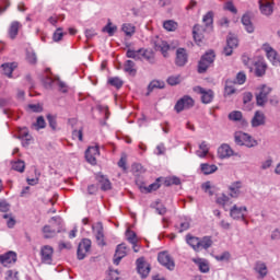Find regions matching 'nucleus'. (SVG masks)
Listing matches in <instances>:
<instances>
[{
  "instance_id": "a18cd8bd",
  "label": "nucleus",
  "mask_w": 280,
  "mask_h": 280,
  "mask_svg": "<svg viewBox=\"0 0 280 280\" xmlns=\"http://www.w3.org/2000/svg\"><path fill=\"white\" fill-rule=\"evenodd\" d=\"M26 60L30 62V65H36L38 60L36 52H34V50H26Z\"/></svg>"
},
{
  "instance_id": "f3484780",
  "label": "nucleus",
  "mask_w": 280,
  "mask_h": 280,
  "mask_svg": "<svg viewBox=\"0 0 280 280\" xmlns=\"http://www.w3.org/2000/svg\"><path fill=\"white\" fill-rule=\"evenodd\" d=\"M137 268H138L139 275H141V277L145 278V277H148V275H150V265L148 262H145V260L143 258L137 259Z\"/></svg>"
},
{
  "instance_id": "bf43d9fd",
  "label": "nucleus",
  "mask_w": 280,
  "mask_h": 280,
  "mask_svg": "<svg viewBox=\"0 0 280 280\" xmlns=\"http://www.w3.org/2000/svg\"><path fill=\"white\" fill-rule=\"evenodd\" d=\"M47 119H48V124H49L50 128L52 130H56V128H58V124L56 122V117H54L52 115H48Z\"/></svg>"
},
{
  "instance_id": "72a5a7b5",
  "label": "nucleus",
  "mask_w": 280,
  "mask_h": 280,
  "mask_svg": "<svg viewBox=\"0 0 280 280\" xmlns=\"http://www.w3.org/2000/svg\"><path fill=\"white\" fill-rule=\"evenodd\" d=\"M186 242L189 246H191V248H194L195 250H199L200 238L196 236L187 235Z\"/></svg>"
},
{
  "instance_id": "5fc2aeb1",
  "label": "nucleus",
  "mask_w": 280,
  "mask_h": 280,
  "mask_svg": "<svg viewBox=\"0 0 280 280\" xmlns=\"http://www.w3.org/2000/svg\"><path fill=\"white\" fill-rule=\"evenodd\" d=\"M161 187V184H159V182H154L153 184L149 185L148 187H144V191H147V194H151V191H156V189H159Z\"/></svg>"
},
{
  "instance_id": "603ef678",
  "label": "nucleus",
  "mask_w": 280,
  "mask_h": 280,
  "mask_svg": "<svg viewBox=\"0 0 280 280\" xmlns=\"http://www.w3.org/2000/svg\"><path fill=\"white\" fill-rule=\"evenodd\" d=\"M226 43H228V47H232L233 49H235V47H237V37L233 35H229Z\"/></svg>"
},
{
  "instance_id": "412c9836",
  "label": "nucleus",
  "mask_w": 280,
  "mask_h": 280,
  "mask_svg": "<svg viewBox=\"0 0 280 280\" xmlns=\"http://www.w3.org/2000/svg\"><path fill=\"white\" fill-rule=\"evenodd\" d=\"M254 270L257 272L259 279H265V277H268V266H266V262L257 261Z\"/></svg>"
},
{
  "instance_id": "c03bdc74",
  "label": "nucleus",
  "mask_w": 280,
  "mask_h": 280,
  "mask_svg": "<svg viewBox=\"0 0 280 280\" xmlns=\"http://www.w3.org/2000/svg\"><path fill=\"white\" fill-rule=\"evenodd\" d=\"M266 73V63L259 61L256 62V75L258 78H261V75H264Z\"/></svg>"
},
{
  "instance_id": "a211bd4d",
  "label": "nucleus",
  "mask_w": 280,
  "mask_h": 280,
  "mask_svg": "<svg viewBox=\"0 0 280 280\" xmlns=\"http://www.w3.org/2000/svg\"><path fill=\"white\" fill-rule=\"evenodd\" d=\"M233 154H235V152L233 151V149H231V145L229 144H222L218 149L219 159H230V156H233Z\"/></svg>"
},
{
  "instance_id": "c756f323",
  "label": "nucleus",
  "mask_w": 280,
  "mask_h": 280,
  "mask_svg": "<svg viewBox=\"0 0 280 280\" xmlns=\"http://www.w3.org/2000/svg\"><path fill=\"white\" fill-rule=\"evenodd\" d=\"M196 154L199 156V159H205V156L209 154V144L206 141L201 142Z\"/></svg>"
},
{
  "instance_id": "dca6fc26",
  "label": "nucleus",
  "mask_w": 280,
  "mask_h": 280,
  "mask_svg": "<svg viewBox=\"0 0 280 280\" xmlns=\"http://www.w3.org/2000/svg\"><path fill=\"white\" fill-rule=\"evenodd\" d=\"M93 233L96 237V242L100 246H104L106 243H104V226L102 223H96V225L92 226Z\"/></svg>"
},
{
  "instance_id": "e433bc0d",
  "label": "nucleus",
  "mask_w": 280,
  "mask_h": 280,
  "mask_svg": "<svg viewBox=\"0 0 280 280\" xmlns=\"http://www.w3.org/2000/svg\"><path fill=\"white\" fill-rule=\"evenodd\" d=\"M163 27L166 30V32H176L178 28V23H176L174 20H167L163 23Z\"/></svg>"
},
{
  "instance_id": "aec40b11",
  "label": "nucleus",
  "mask_w": 280,
  "mask_h": 280,
  "mask_svg": "<svg viewBox=\"0 0 280 280\" xmlns=\"http://www.w3.org/2000/svg\"><path fill=\"white\" fill-rule=\"evenodd\" d=\"M21 27H23V24H21V22L19 21L11 22L8 31V34L11 40H14V38L19 36V30H21Z\"/></svg>"
},
{
  "instance_id": "2eb2a0df",
  "label": "nucleus",
  "mask_w": 280,
  "mask_h": 280,
  "mask_svg": "<svg viewBox=\"0 0 280 280\" xmlns=\"http://www.w3.org/2000/svg\"><path fill=\"white\" fill-rule=\"evenodd\" d=\"M0 264L5 268H10L13 264H16V253L9 252L7 254L0 255Z\"/></svg>"
},
{
  "instance_id": "de8ad7c7",
  "label": "nucleus",
  "mask_w": 280,
  "mask_h": 280,
  "mask_svg": "<svg viewBox=\"0 0 280 280\" xmlns=\"http://www.w3.org/2000/svg\"><path fill=\"white\" fill-rule=\"evenodd\" d=\"M103 32H106L108 36H114L115 32H117V26L108 22L107 25L103 28Z\"/></svg>"
},
{
  "instance_id": "6e6d98bb",
  "label": "nucleus",
  "mask_w": 280,
  "mask_h": 280,
  "mask_svg": "<svg viewBox=\"0 0 280 280\" xmlns=\"http://www.w3.org/2000/svg\"><path fill=\"white\" fill-rule=\"evenodd\" d=\"M167 83L171 86H176V84H180V75H173L167 79Z\"/></svg>"
},
{
  "instance_id": "5701e85b",
  "label": "nucleus",
  "mask_w": 280,
  "mask_h": 280,
  "mask_svg": "<svg viewBox=\"0 0 280 280\" xmlns=\"http://www.w3.org/2000/svg\"><path fill=\"white\" fill-rule=\"evenodd\" d=\"M242 182H235L230 186V196L231 198H240L242 194Z\"/></svg>"
},
{
  "instance_id": "4468645a",
  "label": "nucleus",
  "mask_w": 280,
  "mask_h": 280,
  "mask_svg": "<svg viewBox=\"0 0 280 280\" xmlns=\"http://www.w3.org/2000/svg\"><path fill=\"white\" fill-rule=\"evenodd\" d=\"M126 255H128V247H126V244L121 243L116 247L114 255L115 266H119V261H121Z\"/></svg>"
},
{
  "instance_id": "774afa93",
  "label": "nucleus",
  "mask_w": 280,
  "mask_h": 280,
  "mask_svg": "<svg viewBox=\"0 0 280 280\" xmlns=\"http://www.w3.org/2000/svg\"><path fill=\"white\" fill-rule=\"evenodd\" d=\"M0 211H2V213L10 211V203H8L5 200L0 201Z\"/></svg>"
},
{
  "instance_id": "a19ab883",
  "label": "nucleus",
  "mask_w": 280,
  "mask_h": 280,
  "mask_svg": "<svg viewBox=\"0 0 280 280\" xmlns=\"http://www.w3.org/2000/svg\"><path fill=\"white\" fill-rule=\"evenodd\" d=\"M164 185L166 187H172V185H180V178H178L177 176L166 177L164 180Z\"/></svg>"
},
{
  "instance_id": "1a4fd4ad",
  "label": "nucleus",
  "mask_w": 280,
  "mask_h": 280,
  "mask_svg": "<svg viewBox=\"0 0 280 280\" xmlns=\"http://www.w3.org/2000/svg\"><path fill=\"white\" fill-rule=\"evenodd\" d=\"M158 260L161 264V266H164V268H167V270H174L176 266L174 264V259L172 258V256L168 255L167 252H161L158 255Z\"/></svg>"
},
{
  "instance_id": "79ce46f5",
  "label": "nucleus",
  "mask_w": 280,
  "mask_h": 280,
  "mask_svg": "<svg viewBox=\"0 0 280 280\" xmlns=\"http://www.w3.org/2000/svg\"><path fill=\"white\" fill-rule=\"evenodd\" d=\"M126 238L129 242V244H137V242H139V240L137 238V233H135V231L131 230L126 231Z\"/></svg>"
},
{
  "instance_id": "09e8293b",
  "label": "nucleus",
  "mask_w": 280,
  "mask_h": 280,
  "mask_svg": "<svg viewBox=\"0 0 280 280\" xmlns=\"http://www.w3.org/2000/svg\"><path fill=\"white\" fill-rule=\"evenodd\" d=\"M229 120L230 121H242V112L234 110L229 114Z\"/></svg>"
},
{
  "instance_id": "7c9ffc66",
  "label": "nucleus",
  "mask_w": 280,
  "mask_h": 280,
  "mask_svg": "<svg viewBox=\"0 0 280 280\" xmlns=\"http://www.w3.org/2000/svg\"><path fill=\"white\" fill-rule=\"evenodd\" d=\"M127 58H132L133 60H143V49H138V50L128 49Z\"/></svg>"
},
{
  "instance_id": "052dcab7",
  "label": "nucleus",
  "mask_w": 280,
  "mask_h": 280,
  "mask_svg": "<svg viewBox=\"0 0 280 280\" xmlns=\"http://www.w3.org/2000/svg\"><path fill=\"white\" fill-rule=\"evenodd\" d=\"M28 108L32 113H43V106L40 104H30Z\"/></svg>"
},
{
  "instance_id": "7ed1b4c3",
  "label": "nucleus",
  "mask_w": 280,
  "mask_h": 280,
  "mask_svg": "<svg viewBox=\"0 0 280 280\" xmlns=\"http://www.w3.org/2000/svg\"><path fill=\"white\" fill-rule=\"evenodd\" d=\"M215 60V54L213 51L206 52L198 63V72L205 73L211 65H213V61Z\"/></svg>"
},
{
  "instance_id": "58836bf2",
  "label": "nucleus",
  "mask_w": 280,
  "mask_h": 280,
  "mask_svg": "<svg viewBox=\"0 0 280 280\" xmlns=\"http://www.w3.org/2000/svg\"><path fill=\"white\" fill-rule=\"evenodd\" d=\"M142 58L147 60V62H150V65H154V52L152 50H145L142 49Z\"/></svg>"
},
{
  "instance_id": "c9c22d12",
  "label": "nucleus",
  "mask_w": 280,
  "mask_h": 280,
  "mask_svg": "<svg viewBox=\"0 0 280 280\" xmlns=\"http://www.w3.org/2000/svg\"><path fill=\"white\" fill-rule=\"evenodd\" d=\"M213 241L209 236H205L202 240L199 238V250H207V248H211Z\"/></svg>"
},
{
  "instance_id": "b1692460",
  "label": "nucleus",
  "mask_w": 280,
  "mask_h": 280,
  "mask_svg": "<svg viewBox=\"0 0 280 280\" xmlns=\"http://www.w3.org/2000/svg\"><path fill=\"white\" fill-rule=\"evenodd\" d=\"M217 205H220L224 209V211H229V208L226 207L228 205H231V199L229 196L221 194L217 196L215 199Z\"/></svg>"
},
{
  "instance_id": "ddd939ff",
  "label": "nucleus",
  "mask_w": 280,
  "mask_h": 280,
  "mask_svg": "<svg viewBox=\"0 0 280 280\" xmlns=\"http://www.w3.org/2000/svg\"><path fill=\"white\" fill-rule=\"evenodd\" d=\"M194 91L201 95V102L203 104H211V102H213V91L205 90L201 86H196Z\"/></svg>"
},
{
  "instance_id": "cd10ccee",
  "label": "nucleus",
  "mask_w": 280,
  "mask_h": 280,
  "mask_svg": "<svg viewBox=\"0 0 280 280\" xmlns=\"http://www.w3.org/2000/svg\"><path fill=\"white\" fill-rule=\"evenodd\" d=\"M124 71L129 73V75H137V66L135 61L127 60L124 66Z\"/></svg>"
},
{
  "instance_id": "bb28decb",
  "label": "nucleus",
  "mask_w": 280,
  "mask_h": 280,
  "mask_svg": "<svg viewBox=\"0 0 280 280\" xmlns=\"http://www.w3.org/2000/svg\"><path fill=\"white\" fill-rule=\"evenodd\" d=\"M19 67L16 62H11V63H3L1 68L3 69L4 75L8 78H12V72Z\"/></svg>"
},
{
  "instance_id": "f8f14e48",
  "label": "nucleus",
  "mask_w": 280,
  "mask_h": 280,
  "mask_svg": "<svg viewBox=\"0 0 280 280\" xmlns=\"http://www.w3.org/2000/svg\"><path fill=\"white\" fill-rule=\"evenodd\" d=\"M97 156H100V147H90L85 151V159L91 165H97Z\"/></svg>"
},
{
  "instance_id": "49530a36",
  "label": "nucleus",
  "mask_w": 280,
  "mask_h": 280,
  "mask_svg": "<svg viewBox=\"0 0 280 280\" xmlns=\"http://www.w3.org/2000/svg\"><path fill=\"white\" fill-rule=\"evenodd\" d=\"M108 84H110L112 86H115L116 89H121V86H124V81L115 77V78L108 79Z\"/></svg>"
},
{
  "instance_id": "9d476101",
  "label": "nucleus",
  "mask_w": 280,
  "mask_h": 280,
  "mask_svg": "<svg viewBox=\"0 0 280 280\" xmlns=\"http://www.w3.org/2000/svg\"><path fill=\"white\" fill-rule=\"evenodd\" d=\"M194 106V98L189 96H184L175 104L176 113H183V110H187Z\"/></svg>"
},
{
  "instance_id": "2f4dec72",
  "label": "nucleus",
  "mask_w": 280,
  "mask_h": 280,
  "mask_svg": "<svg viewBox=\"0 0 280 280\" xmlns=\"http://www.w3.org/2000/svg\"><path fill=\"white\" fill-rule=\"evenodd\" d=\"M202 23L208 30H213V12H208L202 18Z\"/></svg>"
},
{
  "instance_id": "a878e982",
  "label": "nucleus",
  "mask_w": 280,
  "mask_h": 280,
  "mask_svg": "<svg viewBox=\"0 0 280 280\" xmlns=\"http://www.w3.org/2000/svg\"><path fill=\"white\" fill-rule=\"evenodd\" d=\"M202 174L209 176V174H215L218 172V166L215 164L203 163L200 165Z\"/></svg>"
},
{
  "instance_id": "e2e57ef3",
  "label": "nucleus",
  "mask_w": 280,
  "mask_h": 280,
  "mask_svg": "<svg viewBox=\"0 0 280 280\" xmlns=\"http://www.w3.org/2000/svg\"><path fill=\"white\" fill-rule=\"evenodd\" d=\"M177 229H179V233H183V231H187L189 229V221L184 220L179 223V226L177 225Z\"/></svg>"
},
{
  "instance_id": "0eeeda50",
  "label": "nucleus",
  "mask_w": 280,
  "mask_h": 280,
  "mask_svg": "<svg viewBox=\"0 0 280 280\" xmlns=\"http://www.w3.org/2000/svg\"><path fill=\"white\" fill-rule=\"evenodd\" d=\"M90 250H91V240L83 238L78 246V250H77L78 259L80 260L84 259V257L89 255Z\"/></svg>"
},
{
  "instance_id": "473e14b6",
  "label": "nucleus",
  "mask_w": 280,
  "mask_h": 280,
  "mask_svg": "<svg viewBox=\"0 0 280 280\" xmlns=\"http://www.w3.org/2000/svg\"><path fill=\"white\" fill-rule=\"evenodd\" d=\"M205 32V28L200 25H195L192 30L194 38L196 43H201L202 42V33Z\"/></svg>"
},
{
  "instance_id": "69168bd1",
  "label": "nucleus",
  "mask_w": 280,
  "mask_h": 280,
  "mask_svg": "<svg viewBox=\"0 0 280 280\" xmlns=\"http://www.w3.org/2000/svg\"><path fill=\"white\" fill-rule=\"evenodd\" d=\"M25 137H30V130L23 127L19 129V139H25Z\"/></svg>"
},
{
  "instance_id": "423d86ee",
  "label": "nucleus",
  "mask_w": 280,
  "mask_h": 280,
  "mask_svg": "<svg viewBox=\"0 0 280 280\" xmlns=\"http://www.w3.org/2000/svg\"><path fill=\"white\" fill-rule=\"evenodd\" d=\"M262 50L266 52V56H267L268 60H270V62L275 67H279L280 66L279 52H277V50H275V48H272V46H270L269 44H265L262 46Z\"/></svg>"
},
{
  "instance_id": "864d4df0",
  "label": "nucleus",
  "mask_w": 280,
  "mask_h": 280,
  "mask_svg": "<svg viewBox=\"0 0 280 280\" xmlns=\"http://www.w3.org/2000/svg\"><path fill=\"white\" fill-rule=\"evenodd\" d=\"M62 36H65L62 28H57L52 35V40H55V43H59V40H62Z\"/></svg>"
},
{
  "instance_id": "338daca9",
  "label": "nucleus",
  "mask_w": 280,
  "mask_h": 280,
  "mask_svg": "<svg viewBox=\"0 0 280 280\" xmlns=\"http://www.w3.org/2000/svg\"><path fill=\"white\" fill-rule=\"evenodd\" d=\"M57 80L58 79H51V78L47 77L45 80L46 89H52L54 84H57Z\"/></svg>"
},
{
  "instance_id": "ea45409f",
  "label": "nucleus",
  "mask_w": 280,
  "mask_h": 280,
  "mask_svg": "<svg viewBox=\"0 0 280 280\" xmlns=\"http://www.w3.org/2000/svg\"><path fill=\"white\" fill-rule=\"evenodd\" d=\"M12 170H14L15 172H20L21 174H23V172H25V162L22 160H19L16 162L12 163Z\"/></svg>"
},
{
  "instance_id": "393cba45",
  "label": "nucleus",
  "mask_w": 280,
  "mask_h": 280,
  "mask_svg": "<svg viewBox=\"0 0 280 280\" xmlns=\"http://www.w3.org/2000/svg\"><path fill=\"white\" fill-rule=\"evenodd\" d=\"M155 49L158 51H161L164 58H167V51H170V46L167 45V42L158 40L155 43Z\"/></svg>"
},
{
  "instance_id": "0e129e2a",
  "label": "nucleus",
  "mask_w": 280,
  "mask_h": 280,
  "mask_svg": "<svg viewBox=\"0 0 280 280\" xmlns=\"http://www.w3.org/2000/svg\"><path fill=\"white\" fill-rule=\"evenodd\" d=\"M270 167H272V159L261 162L260 170H270Z\"/></svg>"
},
{
  "instance_id": "f03ea898",
  "label": "nucleus",
  "mask_w": 280,
  "mask_h": 280,
  "mask_svg": "<svg viewBox=\"0 0 280 280\" xmlns=\"http://www.w3.org/2000/svg\"><path fill=\"white\" fill-rule=\"evenodd\" d=\"M50 225H45L43 228V233L46 240H49L50 237H55L56 233H60L62 219L60 217H52L49 221ZM51 226H57L51 229Z\"/></svg>"
},
{
  "instance_id": "20e7f679",
  "label": "nucleus",
  "mask_w": 280,
  "mask_h": 280,
  "mask_svg": "<svg viewBox=\"0 0 280 280\" xmlns=\"http://www.w3.org/2000/svg\"><path fill=\"white\" fill-rule=\"evenodd\" d=\"M272 93V88L268 85H262L258 89V93L256 94V104L257 106H266L268 104V95Z\"/></svg>"
},
{
  "instance_id": "8fccbe9b",
  "label": "nucleus",
  "mask_w": 280,
  "mask_h": 280,
  "mask_svg": "<svg viewBox=\"0 0 280 280\" xmlns=\"http://www.w3.org/2000/svg\"><path fill=\"white\" fill-rule=\"evenodd\" d=\"M3 219L7 220V226L9 229H14L16 220H14V217H12V214H3Z\"/></svg>"
},
{
  "instance_id": "4c0bfd02",
  "label": "nucleus",
  "mask_w": 280,
  "mask_h": 280,
  "mask_svg": "<svg viewBox=\"0 0 280 280\" xmlns=\"http://www.w3.org/2000/svg\"><path fill=\"white\" fill-rule=\"evenodd\" d=\"M121 30H122L124 34H126V36H132L136 32L135 25H132L130 23L122 24Z\"/></svg>"
},
{
  "instance_id": "13d9d810",
  "label": "nucleus",
  "mask_w": 280,
  "mask_h": 280,
  "mask_svg": "<svg viewBox=\"0 0 280 280\" xmlns=\"http://www.w3.org/2000/svg\"><path fill=\"white\" fill-rule=\"evenodd\" d=\"M36 130H40V128H45V118L43 116L37 117L36 124H34Z\"/></svg>"
},
{
  "instance_id": "37998d69",
  "label": "nucleus",
  "mask_w": 280,
  "mask_h": 280,
  "mask_svg": "<svg viewBox=\"0 0 280 280\" xmlns=\"http://www.w3.org/2000/svg\"><path fill=\"white\" fill-rule=\"evenodd\" d=\"M195 264H198L200 272H209V264L203 259H195Z\"/></svg>"
},
{
  "instance_id": "4be33fe9",
  "label": "nucleus",
  "mask_w": 280,
  "mask_h": 280,
  "mask_svg": "<svg viewBox=\"0 0 280 280\" xmlns=\"http://www.w3.org/2000/svg\"><path fill=\"white\" fill-rule=\"evenodd\" d=\"M266 124V115L261 112H256L253 119L252 126L253 128H259V126H264Z\"/></svg>"
},
{
  "instance_id": "f257e3e1",
  "label": "nucleus",
  "mask_w": 280,
  "mask_h": 280,
  "mask_svg": "<svg viewBox=\"0 0 280 280\" xmlns=\"http://www.w3.org/2000/svg\"><path fill=\"white\" fill-rule=\"evenodd\" d=\"M234 141L236 145H245V148H257L259 145V142L255 138L243 131H236L234 133Z\"/></svg>"
},
{
  "instance_id": "39448f33",
  "label": "nucleus",
  "mask_w": 280,
  "mask_h": 280,
  "mask_svg": "<svg viewBox=\"0 0 280 280\" xmlns=\"http://www.w3.org/2000/svg\"><path fill=\"white\" fill-rule=\"evenodd\" d=\"M246 213H248V208L246 206L234 205L230 209V217L232 220H246Z\"/></svg>"
},
{
  "instance_id": "6e6552de",
  "label": "nucleus",
  "mask_w": 280,
  "mask_h": 280,
  "mask_svg": "<svg viewBox=\"0 0 280 280\" xmlns=\"http://www.w3.org/2000/svg\"><path fill=\"white\" fill-rule=\"evenodd\" d=\"M42 264L51 265L54 261V247L44 245L40 247Z\"/></svg>"
},
{
  "instance_id": "c85d7f7f",
  "label": "nucleus",
  "mask_w": 280,
  "mask_h": 280,
  "mask_svg": "<svg viewBox=\"0 0 280 280\" xmlns=\"http://www.w3.org/2000/svg\"><path fill=\"white\" fill-rule=\"evenodd\" d=\"M96 179L101 184V189L103 191H108L112 189L110 180H108V178H106L104 175H97Z\"/></svg>"
},
{
  "instance_id": "6ab92c4d",
  "label": "nucleus",
  "mask_w": 280,
  "mask_h": 280,
  "mask_svg": "<svg viewBox=\"0 0 280 280\" xmlns=\"http://www.w3.org/2000/svg\"><path fill=\"white\" fill-rule=\"evenodd\" d=\"M175 65L177 67H185L187 65V51L185 48L177 49Z\"/></svg>"
},
{
  "instance_id": "3c124183",
  "label": "nucleus",
  "mask_w": 280,
  "mask_h": 280,
  "mask_svg": "<svg viewBox=\"0 0 280 280\" xmlns=\"http://www.w3.org/2000/svg\"><path fill=\"white\" fill-rule=\"evenodd\" d=\"M164 86L165 83L154 80L149 84V91H154V89H164Z\"/></svg>"
},
{
  "instance_id": "680f3d73",
  "label": "nucleus",
  "mask_w": 280,
  "mask_h": 280,
  "mask_svg": "<svg viewBox=\"0 0 280 280\" xmlns=\"http://www.w3.org/2000/svg\"><path fill=\"white\" fill-rule=\"evenodd\" d=\"M7 279L8 280H19V272L18 271L8 270L7 271Z\"/></svg>"
},
{
  "instance_id": "4d7b16f0",
  "label": "nucleus",
  "mask_w": 280,
  "mask_h": 280,
  "mask_svg": "<svg viewBox=\"0 0 280 280\" xmlns=\"http://www.w3.org/2000/svg\"><path fill=\"white\" fill-rule=\"evenodd\" d=\"M235 93V86H233V83L226 82L224 95H233Z\"/></svg>"
},
{
  "instance_id": "f704fd0d",
  "label": "nucleus",
  "mask_w": 280,
  "mask_h": 280,
  "mask_svg": "<svg viewBox=\"0 0 280 280\" xmlns=\"http://www.w3.org/2000/svg\"><path fill=\"white\" fill-rule=\"evenodd\" d=\"M242 23H243L246 32H248V34H253V32H255V27H253V23L250 22V16L243 15Z\"/></svg>"
},
{
  "instance_id": "9b49d317",
  "label": "nucleus",
  "mask_w": 280,
  "mask_h": 280,
  "mask_svg": "<svg viewBox=\"0 0 280 280\" xmlns=\"http://www.w3.org/2000/svg\"><path fill=\"white\" fill-rule=\"evenodd\" d=\"M259 10L264 16H271L275 12V2L272 0H259Z\"/></svg>"
}]
</instances>
